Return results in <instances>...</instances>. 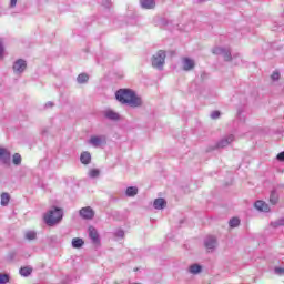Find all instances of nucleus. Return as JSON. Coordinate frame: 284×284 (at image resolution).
I'll return each mask as SVG.
<instances>
[{
    "mask_svg": "<svg viewBox=\"0 0 284 284\" xmlns=\"http://www.w3.org/2000/svg\"><path fill=\"white\" fill-rule=\"evenodd\" d=\"M277 161H284V151L277 154Z\"/></svg>",
    "mask_w": 284,
    "mask_h": 284,
    "instance_id": "34",
    "label": "nucleus"
},
{
    "mask_svg": "<svg viewBox=\"0 0 284 284\" xmlns=\"http://www.w3.org/2000/svg\"><path fill=\"white\" fill-rule=\"evenodd\" d=\"M45 105H47V108H52L53 104H52V102H49Z\"/></svg>",
    "mask_w": 284,
    "mask_h": 284,
    "instance_id": "37",
    "label": "nucleus"
},
{
    "mask_svg": "<svg viewBox=\"0 0 284 284\" xmlns=\"http://www.w3.org/2000/svg\"><path fill=\"white\" fill-rule=\"evenodd\" d=\"M115 98L120 103H125L131 108H139V105H141V98L136 97V94L130 89H120L115 93Z\"/></svg>",
    "mask_w": 284,
    "mask_h": 284,
    "instance_id": "1",
    "label": "nucleus"
},
{
    "mask_svg": "<svg viewBox=\"0 0 284 284\" xmlns=\"http://www.w3.org/2000/svg\"><path fill=\"white\" fill-rule=\"evenodd\" d=\"M8 203H10V194L8 193H2L1 194V205L3 207H6V205H8Z\"/></svg>",
    "mask_w": 284,
    "mask_h": 284,
    "instance_id": "20",
    "label": "nucleus"
},
{
    "mask_svg": "<svg viewBox=\"0 0 284 284\" xmlns=\"http://www.w3.org/2000/svg\"><path fill=\"white\" fill-rule=\"evenodd\" d=\"M270 203H272V205H276V203H278V193H276V191L271 192Z\"/></svg>",
    "mask_w": 284,
    "mask_h": 284,
    "instance_id": "19",
    "label": "nucleus"
},
{
    "mask_svg": "<svg viewBox=\"0 0 284 284\" xmlns=\"http://www.w3.org/2000/svg\"><path fill=\"white\" fill-rule=\"evenodd\" d=\"M89 143L91 145H93V148H101V145H103V143H105V136H103V135H100V136L93 135L89 140Z\"/></svg>",
    "mask_w": 284,
    "mask_h": 284,
    "instance_id": "4",
    "label": "nucleus"
},
{
    "mask_svg": "<svg viewBox=\"0 0 284 284\" xmlns=\"http://www.w3.org/2000/svg\"><path fill=\"white\" fill-rule=\"evenodd\" d=\"M88 79H90L88 74L81 73L78 75V83H87Z\"/></svg>",
    "mask_w": 284,
    "mask_h": 284,
    "instance_id": "25",
    "label": "nucleus"
},
{
    "mask_svg": "<svg viewBox=\"0 0 284 284\" xmlns=\"http://www.w3.org/2000/svg\"><path fill=\"white\" fill-rule=\"evenodd\" d=\"M89 236L94 243H99V232L93 226L89 227Z\"/></svg>",
    "mask_w": 284,
    "mask_h": 284,
    "instance_id": "12",
    "label": "nucleus"
},
{
    "mask_svg": "<svg viewBox=\"0 0 284 284\" xmlns=\"http://www.w3.org/2000/svg\"><path fill=\"white\" fill-rule=\"evenodd\" d=\"M80 216H82V219H94V210H92V207L87 206V207H82L80 210Z\"/></svg>",
    "mask_w": 284,
    "mask_h": 284,
    "instance_id": "6",
    "label": "nucleus"
},
{
    "mask_svg": "<svg viewBox=\"0 0 284 284\" xmlns=\"http://www.w3.org/2000/svg\"><path fill=\"white\" fill-rule=\"evenodd\" d=\"M275 274H280V275L284 274V268L276 267L275 268Z\"/></svg>",
    "mask_w": 284,
    "mask_h": 284,
    "instance_id": "33",
    "label": "nucleus"
},
{
    "mask_svg": "<svg viewBox=\"0 0 284 284\" xmlns=\"http://www.w3.org/2000/svg\"><path fill=\"white\" fill-rule=\"evenodd\" d=\"M255 207L258 210V212H270V205L261 200L255 202Z\"/></svg>",
    "mask_w": 284,
    "mask_h": 284,
    "instance_id": "10",
    "label": "nucleus"
},
{
    "mask_svg": "<svg viewBox=\"0 0 284 284\" xmlns=\"http://www.w3.org/2000/svg\"><path fill=\"white\" fill-rule=\"evenodd\" d=\"M0 159L4 164L10 163V151L6 148H0Z\"/></svg>",
    "mask_w": 284,
    "mask_h": 284,
    "instance_id": "7",
    "label": "nucleus"
},
{
    "mask_svg": "<svg viewBox=\"0 0 284 284\" xmlns=\"http://www.w3.org/2000/svg\"><path fill=\"white\" fill-rule=\"evenodd\" d=\"M234 141V135H229L224 139H222L219 143H217V148H227V145H230V143H232Z\"/></svg>",
    "mask_w": 284,
    "mask_h": 284,
    "instance_id": "9",
    "label": "nucleus"
},
{
    "mask_svg": "<svg viewBox=\"0 0 284 284\" xmlns=\"http://www.w3.org/2000/svg\"><path fill=\"white\" fill-rule=\"evenodd\" d=\"M83 240L75 237L72 240V247L79 248V247H83Z\"/></svg>",
    "mask_w": 284,
    "mask_h": 284,
    "instance_id": "22",
    "label": "nucleus"
},
{
    "mask_svg": "<svg viewBox=\"0 0 284 284\" xmlns=\"http://www.w3.org/2000/svg\"><path fill=\"white\" fill-rule=\"evenodd\" d=\"M219 116H221V112H219V111H213L211 113V119H219Z\"/></svg>",
    "mask_w": 284,
    "mask_h": 284,
    "instance_id": "31",
    "label": "nucleus"
},
{
    "mask_svg": "<svg viewBox=\"0 0 284 284\" xmlns=\"http://www.w3.org/2000/svg\"><path fill=\"white\" fill-rule=\"evenodd\" d=\"M165 205H166V202L163 199H156L153 202V207H155V210H163Z\"/></svg>",
    "mask_w": 284,
    "mask_h": 284,
    "instance_id": "17",
    "label": "nucleus"
},
{
    "mask_svg": "<svg viewBox=\"0 0 284 284\" xmlns=\"http://www.w3.org/2000/svg\"><path fill=\"white\" fill-rule=\"evenodd\" d=\"M99 174H101V171H99V169H91L89 171V176L91 179H97V176H99Z\"/></svg>",
    "mask_w": 284,
    "mask_h": 284,
    "instance_id": "27",
    "label": "nucleus"
},
{
    "mask_svg": "<svg viewBox=\"0 0 284 284\" xmlns=\"http://www.w3.org/2000/svg\"><path fill=\"white\" fill-rule=\"evenodd\" d=\"M14 6H17V0H10V7L14 8Z\"/></svg>",
    "mask_w": 284,
    "mask_h": 284,
    "instance_id": "35",
    "label": "nucleus"
},
{
    "mask_svg": "<svg viewBox=\"0 0 284 284\" xmlns=\"http://www.w3.org/2000/svg\"><path fill=\"white\" fill-rule=\"evenodd\" d=\"M141 6L142 8L150 10L156 6V2L154 0H141Z\"/></svg>",
    "mask_w": 284,
    "mask_h": 284,
    "instance_id": "15",
    "label": "nucleus"
},
{
    "mask_svg": "<svg viewBox=\"0 0 284 284\" xmlns=\"http://www.w3.org/2000/svg\"><path fill=\"white\" fill-rule=\"evenodd\" d=\"M13 164H14V165H21V154L16 153V154L13 155Z\"/></svg>",
    "mask_w": 284,
    "mask_h": 284,
    "instance_id": "28",
    "label": "nucleus"
},
{
    "mask_svg": "<svg viewBox=\"0 0 284 284\" xmlns=\"http://www.w3.org/2000/svg\"><path fill=\"white\" fill-rule=\"evenodd\" d=\"M189 271L191 272V274H199V272H201V265L193 264L190 266Z\"/></svg>",
    "mask_w": 284,
    "mask_h": 284,
    "instance_id": "24",
    "label": "nucleus"
},
{
    "mask_svg": "<svg viewBox=\"0 0 284 284\" xmlns=\"http://www.w3.org/2000/svg\"><path fill=\"white\" fill-rule=\"evenodd\" d=\"M124 234H125V233H124L123 231H119V232L116 233L118 236H124Z\"/></svg>",
    "mask_w": 284,
    "mask_h": 284,
    "instance_id": "36",
    "label": "nucleus"
},
{
    "mask_svg": "<svg viewBox=\"0 0 284 284\" xmlns=\"http://www.w3.org/2000/svg\"><path fill=\"white\" fill-rule=\"evenodd\" d=\"M194 68V60L190 59V58H184L183 59V69L189 71L192 70Z\"/></svg>",
    "mask_w": 284,
    "mask_h": 284,
    "instance_id": "13",
    "label": "nucleus"
},
{
    "mask_svg": "<svg viewBox=\"0 0 284 284\" xmlns=\"http://www.w3.org/2000/svg\"><path fill=\"white\" fill-rule=\"evenodd\" d=\"M104 115L106 116V119H110L111 121H119V119H120L119 113H116L112 110L105 111Z\"/></svg>",
    "mask_w": 284,
    "mask_h": 284,
    "instance_id": "14",
    "label": "nucleus"
},
{
    "mask_svg": "<svg viewBox=\"0 0 284 284\" xmlns=\"http://www.w3.org/2000/svg\"><path fill=\"white\" fill-rule=\"evenodd\" d=\"M80 161L84 165H88V163H90V161H92V155H90V153H88V152H83L80 156Z\"/></svg>",
    "mask_w": 284,
    "mask_h": 284,
    "instance_id": "16",
    "label": "nucleus"
},
{
    "mask_svg": "<svg viewBox=\"0 0 284 284\" xmlns=\"http://www.w3.org/2000/svg\"><path fill=\"white\" fill-rule=\"evenodd\" d=\"M24 236H26V239L28 241H34V239H37V232H34V231H27Z\"/></svg>",
    "mask_w": 284,
    "mask_h": 284,
    "instance_id": "23",
    "label": "nucleus"
},
{
    "mask_svg": "<svg viewBox=\"0 0 284 284\" xmlns=\"http://www.w3.org/2000/svg\"><path fill=\"white\" fill-rule=\"evenodd\" d=\"M10 281V276L8 274H0V284H6Z\"/></svg>",
    "mask_w": 284,
    "mask_h": 284,
    "instance_id": "29",
    "label": "nucleus"
},
{
    "mask_svg": "<svg viewBox=\"0 0 284 284\" xmlns=\"http://www.w3.org/2000/svg\"><path fill=\"white\" fill-rule=\"evenodd\" d=\"M3 43L0 41V59H3Z\"/></svg>",
    "mask_w": 284,
    "mask_h": 284,
    "instance_id": "32",
    "label": "nucleus"
},
{
    "mask_svg": "<svg viewBox=\"0 0 284 284\" xmlns=\"http://www.w3.org/2000/svg\"><path fill=\"white\" fill-rule=\"evenodd\" d=\"M204 245H205L206 250H214V247H216V237L207 236L205 239Z\"/></svg>",
    "mask_w": 284,
    "mask_h": 284,
    "instance_id": "8",
    "label": "nucleus"
},
{
    "mask_svg": "<svg viewBox=\"0 0 284 284\" xmlns=\"http://www.w3.org/2000/svg\"><path fill=\"white\" fill-rule=\"evenodd\" d=\"M28 68V64L26 63V60H18L13 64V71L16 74H21Z\"/></svg>",
    "mask_w": 284,
    "mask_h": 284,
    "instance_id": "5",
    "label": "nucleus"
},
{
    "mask_svg": "<svg viewBox=\"0 0 284 284\" xmlns=\"http://www.w3.org/2000/svg\"><path fill=\"white\" fill-rule=\"evenodd\" d=\"M32 274V267L24 266L20 268V275L21 276H30Z\"/></svg>",
    "mask_w": 284,
    "mask_h": 284,
    "instance_id": "18",
    "label": "nucleus"
},
{
    "mask_svg": "<svg viewBox=\"0 0 284 284\" xmlns=\"http://www.w3.org/2000/svg\"><path fill=\"white\" fill-rule=\"evenodd\" d=\"M271 78H272L273 81H278V79L281 78V74L278 72H273Z\"/></svg>",
    "mask_w": 284,
    "mask_h": 284,
    "instance_id": "30",
    "label": "nucleus"
},
{
    "mask_svg": "<svg viewBox=\"0 0 284 284\" xmlns=\"http://www.w3.org/2000/svg\"><path fill=\"white\" fill-rule=\"evenodd\" d=\"M164 64H165V51H159L152 58V65L153 68H158V70H162Z\"/></svg>",
    "mask_w": 284,
    "mask_h": 284,
    "instance_id": "3",
    "label": "nucleus"
},
{
    "mask_svg": "<svg viewBox=\"0 0 284 284\" xmlns=\"http://www.w3.org/2000/svg\"><path fill=\"white\" fill-rule=\"evenodd\" d=\"M229 223L231 227H239V225H241V220H239V217H233Z\"/></svg>",
    "mask_w": 284,
    "mask_h": 284,
    "instance_id": "26",
    "label": "nucleus"
},
{
    "mask_svg": "<svg viewBox=\"0 0 284 284\" xmlns=\"http://www.w3.org/2000/svg\"><path fill=\"white\" fill-rule=\"evenodd\" d=\"M213 54H223L225 61H230L231 59L230 52H227L225 49L220 47L213 49Z\"/></svg>",
    "mask_w": 284,
    "mask_h": 284,
    "instance_id": "11",
    "label": "nucleus"
},
{
    "mask_svg": "<svg viewBox=\"0 0 284 284\" xmlns=\"http://www.w3.org/2000/svg\"><path fill=\"white\" fill-rule=\"evenodd\" d=\"M139 194V189L130 186L126 189V196H136Z\"/></svg>",
    "mask_w": 284,
    "mask_h": 284,
    "instance_id": "21",
    "label": "nucleus"
},
{
    "mask_svg": "<svg viewBox=\"0 0 284 284\" xmlns=\"http://www.w3.org/2000/svg\"><path fill=\"white\" fill-rule=\"evenodd\" d=\"M61 219H63V211L59 207H53L44 214V223H47L50 227H52V225H57V223H60Z\"/></svg>",
    "mask_w": 284,
    "mask_h": 284,
    "instance_id": "2",
    "label": "nucleus"
}]
</instances>
